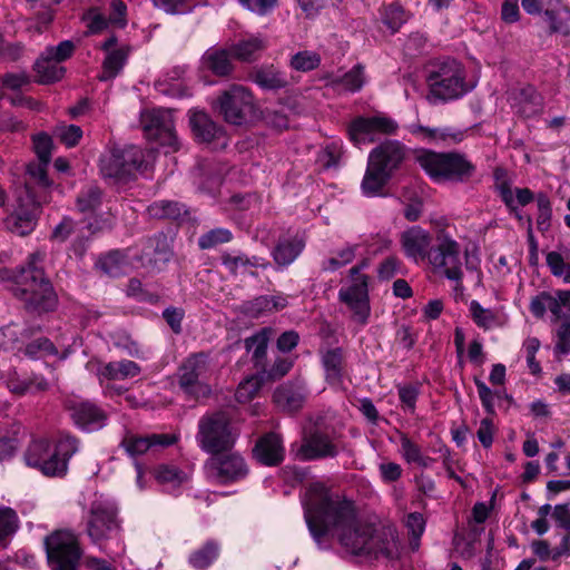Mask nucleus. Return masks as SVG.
Instances as JSON below:
<instances>
[{"mask_svg":"<svg viewBox=\"0 0 570 570\" xmlns=\"http://www.w3.org/2000/svg\"><path fill=\"white\" fill-rule=\"evenodd\" d=\"M302 505L309 533L320 548H326L333 539L354 556L399 558L396 532L392 528L376 532L372 524L357 517L352 501L324 483H311L302 497Z\"/></svg>","mask_w":570,"mask_h":570,"instance_id":"f257e3e1","label":"nucleus"},{"mask_svg":"<svg viewBox=\"0 0 570 570\" xmlns=\"http://www.w3.org/2000/svg\"><path fill=\"white\" fill-rule=\"evenodd\" d=\"M45 259V253L36 252L29 256L26 267L18 274L8 269L0 271V281L14 279V295L19 297L28 309L48 312L56 306L57 297L50 282L45 276L39 264Z\"/></svg>","mask_w":570,"mask_h":570,"instance_id":"f03ea898","label":"nucleus"},{"mask_svg":"<svg viewBox=\"0 0 570 570\" xmlns=\"http://www.w3.org/2000/svg\"><path fill=\"white\" fill-rule=\"evenodd\" d=\"M77 450V440L70 435H61L52 450L46 440H36L28 446L24 460L27 465L39 469L47 476H61Z\"/></svg>","mask_w":570,"mask_h":570,"instance_id":"7ed1b4c3","label":"nucleus"},{"mask_svg":"<svg viewBox=\"0 0 570 570\" xmlns=\"http://www.w3.org/2000/svg\"><path fill=\"white\" fill-rule=\"evenodd\" d=\"M421 168L435 181H463L474 173V166L456 153H436L428 149L416 151Z\"/></svg>","mask_w":570,"mask_h":570,"instance_id":"20e7f679","label":"nucleus"},{"mask_svg":"<svg viewBox=\"0 0 570 570\" xmlns=\"http://www.w3.org/2000/svg\"><path fill=\"white\" fill-rule=\"evenodd\" d=\"M237 438L238 432L225 412L206 414L198 422L196 441L199 448L207 453L219 454L230 450Z\"/></svg>","mask_w":570,"mask_h":570,"instance_id":"39448f33","label":"nucleus"},{"mask_svg":"<svg viewBox=\"0 0 570 570\" xmlns=\"http://www.w3.org/2000/svg\"><path fill=\"white\" fill-rule=\"evenodd\" d=\"M146 163V153L136 146H115L101 155L99 168L104 178L115 181H127L142 170Z\"/></svg>","mask_w":570,"mask_h":570,"instance_id":"423d86ee","label":"nucleus"},{"mask_svg":"<svg viewBox=\"0 0 570 570\" xmlns=\"http://www.w3.org/2000/svg\"><path fill=\"white\" fill-rule=\"evenodd\" d=\"M121 530L117 505L109 500H96L91 503L86 521V532L90 540L104 546Z\"/></svg>","mask_w":570,"mask_h":570,"instance_id":"0eeeda50","label":"nucleus"},{"mask_svg":"<svg viewBox=\"0 0 570 570\" xmlns=\"http://www.w3.org/2000/svg\"><path fill=\"white\" fill-rule=\"evenodd\" d=\"M219 112L236 126L247 125L258 117L252 94L242 85H232L218 98Z\"/></svg>","mask_w":570,"mask_h":570,"instance_id":"6e6552de","label":"nucleus"},{"mask_svg":"<svg viewBox=\"0 0 570 570\" xmlns=\"http://www.w3.org/2000/svg\"><path fill=\"white\" fill-rule=\"evenodd\" d=\"M429 262L436 273L454 282L455 287H459L463 278V264L461 246L455 239L445 233L440 234Z\"/></svg>","mask_w":570,"mask_h":570,"instance_id":"1a4fd4ad","label":"nucleus"},{"mask_svg":"<svg viewBox=\"0 0 570 570\" xmlns=\"http://www.w3.org/2000/svg\"><path fill=\"white\" fill-rule=\"evenodd\" d=\"M47 558L53 570H76L80 559V548L73 532L58 530L45 540Z\"/></svg>","mask_w":570,"mask_h":570,"instance_id":"9d476101","label":"nucleus"},{"mask_svg":"<svg viewBox=\"0 0 570 570\" xmlns=\"http://www.w3.org/2000/svg\"><path fill=\"white\" fill-rule=\"evenodd\" d=\"M140 124L149 139L159 141L166 154L179 149L173 112L169 109H147L140 114Z\"/></svg>","mask_w":570,"mask_h":570,"instance_id":"9b49d317","label":"nucleus"},{"mask_svg":"<svg viewBox=\"0 0 570 570\" xmlns=\"http://www.w3.org/2000/svg\"><path fill=\"white\" fill-rule=\"evenodd\" d=\"M208 371L209 366L205 354L190 355L178 370L179 387L195 399L207 396L210 393V387L206 382Z\"/></svg>","mask_w":570,"mask_h":570,"instance_id":"f8f14e48","label":"nucleus"},{"mask_svg":"<svg viewBox=\"0 0 570 570\" xmlns=\"http://www.w3.org/2000/svg\"><path fill=\"white\" fill-rule=\"evenodd\" d=\"M361 271V265L353 266L350 269L352 285L346 288H341L338 297L352 311L354 320L364 324L367 321L371 308L367 288L368 278L366 275L362 274Z\"/></svg>","mask_w":570,"mask_h":570,"instance_id":"ddd939ff","label":"nucleus"},{"mask_svg":"<svg viewBox=\"0 0 570 570\" xmlns=\"http://www.w3.org/2000/svg\"><path fill=\"white\" fill-rule=\"evenodd\" d=\"M399 129L397 122L385 115L357 117L348 126V136L357 147L373 142L379 135H394Z\"/></svg>","mask_w":570,"mask_h":570,"instance_id":"4468645a","label":"nucleus"},{"mask_svg":"<svg viewBox=\"0 0 570 570\" xmlns=\"http://www.w3.org/2000/svg\"><path fill=\"white\" fill-rule=\"evenodd\" d=\"M205 469L207 476L220 484L238 481L248 473L243 456L236 452L210 458L206 462Z\"/></svg>","mask_w":570,"mask_h":570,"instance_id":"2eb2a0df","label":"nucleus"},{"mask_svg":"<svg viewBox=\"0 0 570 570\" xmlns=\"http://www.w3.org/2000/svg\"><path fill=\"white\" fill-rule=\"evenodd\" d=\"M466 73H429L428 85L433 97L441 100L458 98L474 87V81L466 82Z\"/></svg>","mask_w":570,"mask_h":570,"instance_id":"dca6fc26","label":"nucleus"},{"mask_svg":"<svg viewBox=\"0 0 570 570\" xmlns=\"http://www.w3.org/2000/svg\"><path fill=\"white\" fill-rule=\"evenodd\" d=\"M404 255L415 263L430 259L432 235L420 226H412L404 230L400 237Z\"/></svg>","mask_w":570,"mask_h":570,"instance_id":"f3484780","label":"nucleus"},{"mask_svg":"<svg viewBox=\"0 0 570 570\" xmlns=\"http://www.w3.org/2000/svg\"><path fill=\"white\" fill-rule=\"evenodd\" d=\"M178 438L176 434L154 433L148 435H139L127 431L122 436L120 445L129 456L136 458L147 453L150 449L156 446H170L175 444Z\"/></svg>","mask_w":570,"mask_h":570,"instance_id":"a211bd4d","label":"nucleus"},{"mask_svg":"<svg viewBox=\"0 0 570 570\" xmlns=\"http://www.w3.org/2000/svg\"><path fill=\"white\" fill-rule=\"evenodd\" d=\"M39 213L40 205L28 194L19 199L14 213L7 219V226L12 233L26 236L35 229Z\"/></svg>","mask_w":570,"mask_h":570,"instance_id":"6ab92c4d","label":"nucleus"},{"mask_svg":"<svg viewBox=\"0 0 570 570\" xmlns=\"http://www.w3.org/2000/svg\"><path fill=\"white\" fill-rule=\"evenodd\" d=\"M405 154V147L399 140H386L370 153L367 160L392 176L403 163Z\"/></svg>","mask_w":570,"mask_h":570,"instance_id":"aec40b11","label":"nucleus"},{"mask_svg":"<svg viewBox=\"0 0 570 570\" xmlns=\"http://www.w3.org/2000/svg\"><path fill=\"white\" fill-rule=\"evenodd\" d=\"M337 454V448L333 443L332 439L321 432L314 431L305 435L302 445L297 452V455L302 460H314L325 456H335Z\"/></svg>","mask_w":570,"mask_h":570,"instance_id":"412c9836","label":"nucleus"},{"mask_svg":"<svg viewBox=\"0 0 570 570\" xmlns=\"http://www.w3.org/2000/svg\"><path fill=\"white\" fill-rule=\"evenodd\" d=\"M321 363L325 381L333 387H341L346 376V363L341 347H330L321 351Z\"/></svg>","mask_w":570,"mask_h":570,"instance_id":"4be33fe9","label":"nucleus"},{"mask_svg":"<svg viewBox=\"0 0 570 570\" xmlns=\"http://www.w3.org/2000/svg\"><path fill=\"white\" fill-rule=\"evenodd\" d=\"M255 459L264 465L273 466L283 462L285 448L279 434L269 432L258 439L254 450Z\"/></svg>","mask_w":570,"mask_h":570,"instance_id":"5701e85b","label":"nucleus"},{"mask_svg":"<svg viewBox=\"0 0 570 570\" xmlns=\"http://www.w3.org/2000/svg\"><path fill=\"white\" fill-rule=\"evenodd\" d=\"M407 128L412 135L429 144H459L466 135V130L453 127L430 128L422 125H410Z\"/></svg>","mask_w":570,"mask_h":570,"instance_id":"b1692460","label":"nucleus"},{"mask_svg":"<svg viewBox=\"0 0 570 570\" xmlns=\"http://www.w3.org/2000/svg\"><path fill=\"white\" fill-rule=\"evenodd\" d=\"M513 107L525 118L538 115L543 107L541 95L530 85L514 88L511 91Z\"/></svg>","mask_w":570,"mask_h":570,"instance_id":"393cba45","label":"nucleus"},{"mask_svg":"<svg viewBox=\"0 0 570 570\" xmlns=\"http://www.w3.org/2000/svg\"><path fill=\"white\" fill-rule=\"evenodd\" d=\"M304 247L305 242L298 235L284 236L278 239L271 255L277 266L286 267L295 262Z\"/></svg>","mask_w":570,"mask_h":570,"instance_id":"a878e982","label":"nucleus"},{"mask_svg":"<svg viewBox=\"0 0 570 570\" xmlns=\"http://www.w3.org/2000/svg\"><path fill=\"white\" fill-rule=\"evenodd\" d=\"M69 410L72 420L81 429L91 431L104 425V413L89 402H75Z\"/></svg>","mask_w":570,"mask_h":570,"instance_id":"bb28decb","label":"nucleus"},{"mask_svg":"<svg viewBox=\"0 0 570 570\" xmlns=\"http://www.w3.org/2000/svg\"><path fill=\"white\" fill-rule=\"evenodd\" d=\"M75 51V45L70 40L61 41L56 47H48L35 62V71H55L56 63L70 58Z\"/></svg>","mask_w":570,"mask_h":570,"instance_id":"cd10ccee","label":"nucleus"},{"mask_svg":"<svg viewBox=\"0 0 570 570\" xmlns=\"http://www.w3.org/2000/svg\"><path fill=\"white\" fill-rule=\"evenodd\" d=\"M171 252L165 237L151 240L150 245L144 249L140 256L141 265L150 267L153 271H160L169 262Z\"/></svg>","mask_w":570,"mask_h":570,"instance_id":"c85d7f7f","label":"nucleus"},{"mask_svg":"<svg viewBox=\"0 0 570 570\" xmlns=\"http://www.w3.org/2000/svg\"><path fill=\"white\" fill-rule=\"evenodd\" d=\"M6 384L9 391L17 395L42 392L50 387V382L41 375L20 377L16 372L8 374Z\"/></svg>","mask_w":570,"mask_h":570,"instance_id":"c756f323","label":"nucleus"},{"mask_svg":"<svg viewBox=\"0 0 570 570\" xmlns=\"http://www.w3.org/2000/svg\"><path fill=\"white\" fill-rule=\"evenodd\" d=\"M189 124L196 139L202 142H210L222 134V129L200 110L190 111Z\"/></svg>","mask_w":570,"mask_h":570,"instance_id":"7c9ffc66","label":"nucleus"},{"mask_svg":"<svg viewBox=\"0 0 570 570\" xmlns=\"http://www.w3.org/2000/svg\"><path fill=\"white\" fill-rule=\"evenodd\" d=\"M392 176L367 160V167L361 183L362 194L366 197L382 195L384 186Z\"/></svg>","mask_w":570,"mask_h":570,"instance_id":"2f4dec72","label":"nucleus"},{"mask_svg":"<svg viewBox=\"0 0 570 570\" xmlns=\"http://www.w3.org/2000/svg\"><path fill=\"white\" fill-rule=\"evenodd\" d=\"M272 334V328L265 327L245 340V347L247 352L252 353L256 367H265L266 352Z\"/></svg>","mask_w":570,"mask_h":570,"instance_id":"473e14b6","label":"nucleus"},{"mask_svg":"<svg viewBox=\"0 0 570 570\" xmlns=\"http://www.w3.org/2000/svg\"><path fill=\"white\" fill-rule=\"evenodd\" d=\"M399 452L402 459L409 464L429 468L434 462V459L424 455L422 448L403 433L400 435Z\"/></svg>","mask_w":570,"mask_h":570,"instance_id":"72a5a7b5","label":"nucleus"},{"mask_svg":"<svg viewBox=\"0 0 570 570\" xmlns=\"http://www.w3.org/2000/svg\"><path fill=\"white\" fill-rule=\"evenodd\" d=\"M234 59L230 49L210 48L203 56V65L209 71H229Z\"/></svg>","mask_w":570,"mask_h":570,"instance_id":"f704fd0d","label":"nucleus"},{"mask_svg":"<svg viewBox=\"0 0 570 570\" xmlns=\"http://www.w3.org/2000/svg\"><path fill=\"white\" fill-rule=\"evenodd\" d=\"M469 312L473 322L484 331L502 325L499 314L492 308L483 307L478 301H471Z\"/></svg>","mask_w":570,"mask_h":570,"instance_id":"c9c22d12","label":"nucleus"},{"mask_svg":"<svg viewBox=\"0 0 570 570\" xmlns=\"http://www.w3.org/2000/svg\"><path fill=\"white\" fill-rule=\"evenodd\" d=\"M140 372L141 368L137 363L130 360H121L106 364L101 371V376L108 380H126L139 375Z\"/></svg>","mask_w":570,"mask_h":570,"instance_id":"e433bc0d","label":"nucleus"},{"mask_svg":"<svg viewBox=\"0 0 570 570\" xmlns=\"http://www.w3.org/2000/svg\"><path fill=\"white\" fill-rule=\"evenodd\" d=\"M155 479L170 490H175L188 480L187 473L175 465L160 464L155 469Z\"/></svg>","mask_w":570,"mask_h":570,"instance_id":"4c0bfd02","label":"nucleus"},{"mask_svg":"<svg viewBox=\"0 0 570 570\" xmlns=\"http://www.w3.org/2000/svg\"><path fill=\"white\" fill-rule=\"evenodd\" d=\"M147 210L150 217L158 219H178L186 214L185 206L180 203L173 200L155 202L148 206Z\"/></svg>","mask_w":570,"mask_h":570,"instance_id":"58836bf2","label":"nucleus"},{"mask_svg":"<svg viewBox=\"0 0 570 570\" xmlns=\"http://www.w3.org/2000/svg\"><path fill=\"white\" fill-rule=\"evenodd\" d=\"M101 190L97 186L83 188L77 197V209L85 215L94 214L101 205Z\"/></svg>","mask_w":570,"mask_h":570,"instance_id":"ea45409f","label":"nucleus"},{"mask_svg":"<svg viewBox=\"0 0 570 570\" xmlns=\"http://www.w3.org/2000/svg\"><path fill=\"white\" fill-rule=\"evenodd\" d=\"M274 402L286 411H296L303 404V395L289 385H282L274 392Z\"/></svg>","mask_w":570,"mask_h":570,"instance_id":"a19ab883","label":"nucleus"},{"mask_svg":"<svg viewBox=\"0 0 570 570\" xmlns=\"http://www.w3.org/2000/svg\"><path fill=\"white\" fill-rule=\"evenodd\" d=\"M97 266L106 275L115 277L126 272L127 262L125 256L120 252L116 250L102 256L98 261Z\"/></svg>","mask_w":570,"mask_h":570,"instance_id":"79ce46f5","label":"nucleus"},{"mask_svg":"<svg viewBox=\"0 0 570 570\" xmlns=\"http://www.w3.org/2000/svg\"><path fill=\"white\" fill-rule=\"evenodd\" d=\"M355 245H346L334 252L332 257L325 259L322 264V268L327 272H334L350 264L355 257Z\"/></svg>","mask_w":570,"mask_h":570,"instance_id":"37998d69","label":"nucleus"},{"mask_svg":"<svg viewBox=\"0 0 570 570\" xmlns=\"http://www.w3.org/2000/svg\"><path fill=\"white\" fill-rule=\"evenodd\" d=\"M264 379L261 373L259 375L249 376L240 382L236 390V400L239 403H246L254 399L261 390Z\"/></svg>","mask_w":570,"mask_h":570,"instance_id":"c03bdc74","label":"nucleus"},{"mask_svg":"<svg viewBox=\"0 0 570 570\" xmlns=\"http://www.w3.org/2000/svg\"><path fill=\"white\" fill-rule=\"evenodd\" d=\"M382 22L392 33L397 32L406 22L404 9L397 3L385 7L382 11Z\"/></svg>","mask_w":570,"mask_h":570,"instance_id":"a18cd8bd","label":"nucleus"},{"mask_svg":"<svg viewBox=\"0 0 570 570\" xmlns=\"http://www.w3.org/2000/svg\"><path fill=\"white\" fill-rule=\"evenodd\" d=\"M219 548L217 543L209 541L203 548L195 551L189 557V563L196 569H205L218 556Z\"/></svg>","mask_w":570,"mask_h":570,"instance_id":"49530a36","label":"nucleus"},{"mask_svg":"<svg viewBox=\"0 0 570 570\" xmlns=\"http://www.w3.org/2000/svg\"><path fill=\"white\" fill-rule=\"evenodd\" d=\"M321 57L314 51H299L291 59V67L296 71H312L320 67Z\"/></svg>","mask_w":570,"mask_h":570,"instance_id":"de8ad7c7","label":"nucleus"},{"mask_svg":"<svg viewBox=\"0 0 570 570\" xmlns=\"http://www.w3.org/2000/svg\"><path fill=\"white\" fill-rule=\"evenodd\" d=\"M233 234L226 228H215L203 234L198 239V245L202 249H209L219 244L230 242Z\"/></svg>","mask_w":570,"mask_h":570,"instance_id":"09e8293b","label":"nucleus"},{"mask_svg":"<svg viewBox=\"0 0 570 570\" xmlns=\"http://www.w3.org/2000/svg\"><path fill=\"white\" fill-rule=\"evenodd\" d=\"M547 265L549 266L552 275L561 277L564 283L570 284V263H566L560 253H548Z\"/></svg>","mask_w":570,"mask_h":570,"instance_id":"8fccbe9b","label":"nucleus"},{"mask_svg":"<svg viewBox=\"0 0 570 570\" xmlns=\"http://www.w3.org/2000/svg\"><path fill=\"white\" fill-rule=\"evenodd\" d=\"M223 266L233 275L248 269L247 255L240 252L224 253L220 257Z\"/></svg>","mask_w":570,"mask_h":570,"instance_id":"3c124183","label":"nucleus"},{"mask_svg":"<svg viewBox=\"0 0 570 570\" xmlns=\"http://www.w3.org/2000/svg\"><path fill=\"white\" fill-rule=\"evenodd\" d=\"M82 21L86 22L88 32L92 35L104 31L109 23V19H107L96 7L89 8L82 14Z\"/></svg>","mask_w":570,"mask_h":570,"instance_id":"603ef678","label":"nucleus"},{"mask_svg":"<svg viewBox=\"0 0 570 570\" xmlns=\"http://www.w3.org/2000/svg\"><path fill=\"white\" fill-rule=\"evenodd\" d=\"M57 138L67 147H75L82 137V130L76 125H59L55 129Z\"/></svg>","mask_w":570,"mask_h":570,"instance_id":"864d4df0","label":"nucleus"},{"mask_svg":"<svg viewBox=\"0 0 570 570\" xmlns=\"http://www.w3.org/2000/svg\"><path fill=\"white\" fill-rule=\"evenodd\" d=\"M26 354L30 357H42L48 355H58L53 343L46 337H39L26 346Z\"/></svg>","mask_w":570,"mask_h":570,"instance_id":"5fc2aeb1","label":"nucleus"},{"mask_svg":"<svg viewBox=\"0 0 570 570\" xmlns=\"http://www.w3.org/2000/svg\"><path fill=\"white\" fill-rule=\"evenodd\" d=\"M428 39L420 32L411 33L404 43L403 51L405 57L414 58L424 52Z\"/></svg>","mask_w":570,"mask_h":570,"instance_id":"6e6d98bb","label":"nucleus"},{"mask_svg":"<svg viewBox=\"0 0 570 570\" xmlns=\"http://www.w3.org/2000/svg\"><path fill=\"white\" fill-rule=\"evenodd\" d=\"M259 48L261 42L257 39H249L233 46L230 50L235 59L247 61Z\"/></svg>","mask_w":570,"mask_h":570,"instance_id":"4d7b16f0","label":"nucleus"},{"mask_svg":"<svg viewBox=\"0 0 570 570\" xmlns=\"http://www.w3.org/2000/svg\"><path fill=\"white\" fill-rule=\"evenodd\" d=\"M17 529V514L10 508H0V542Z\"/></svg>","mask_w":570,"mask_h":570,"instance_id":"13d9d810","label":"nucleus"},{"mask_svg":"<svg viewBox=\"0 0 570 570\" xmlns=\"http://www.w3.org/2000/svg\"><path fill=\"white\" fill-rule=\"evenodd\" d=\"M252 80L265 90H276L286 85L279 73H252Z\"/></svg>","mask_w":570,"mask_h":570,"instance_id":"bf43d9fd","label":"nucleus"},{"mask_svg":"<svg viewBox=\"0 0 570 570\" xmlns=\"http://www.w3.org/2000/svg\"><path fill=\"white\" fill-rule=\"evenodd\" d=\"M554 351L558 354L570 353V320H566L556 332Z\"/></svg>","mask_w":570,"mask_h":570,"instance_id":"052dcab7","label":"nucleus"},{"mask_svg":"<svg viewBox=\"0 0 570 570\" xmlns=\"http://www.w3.org/2000/svg\"><path fill=\"white\" fill-rule=\"evenodd\" d=\"M129 55V48L121 47L112 50L105 59V68L107 71H119L125 67Z\"/></svg>","mask_w":570,"mask_h":570,"instance_id":"680f3d73","label":"nucleus"},{"mask_svg":"<svg viewBox=\"0 0 570 570\" xmlns=\"http://www.w3.org/2000/svg\"><path fill=\"white\" fill-rule=\"evenodd\" d=\"M538 203V217L537 225L540 230H547L550 226L551 219V204L547 196L540 195L537 199Z\"/></svg>","mask_w":570,"mask_h":570,"instance_id":"e2e57ef3","label":"nucleus"},{"mask_svg":"<svg viewBox=\"0 0 570 570\" xmlns=\"http://www.w3.org/2000/svg\"><path fill=\"white\" fill-rule=\"evenodd\" d=\"M109 22L116 27L127 26V6L122 0H112L110 3Z\"/></svg>","mask_w":570,"mask_h":570,"instance_id":"0e129e2a","label":"nucleus"},{"mask_svg":"<svg viewBox=\"0 0 570 570\" xmlns=\"http://www.w3.org/2000/svg\"><path fill=\"white\" fill-rule=\"evenodd\" d=\"M47 165L48 163H32L27 166V174L30 178L42 187H48L50 185L48 175H47Z\"/></svg>","mask_w":570,"mask_h":570,"instance_id":"69168bd1","label":"nucleus"},{"mask_svg":"<svg viewBox=\"0 0 570 570\" xmlns=\"http://www.w3.org/2000/svg\"><path fill=\"white\" fill-rule=\"evenodd\" d=\"M35 150L41 161L49 163L52 141L47 134H38L33 137Z\"/></svg>","mask_w":570,"mask_h":570,"instance_id":"338daca9","label":"nucleus"},{"mask_svg":"<svg viewBox=\"0 0 570 570\" xmlns=\"http://www.w3.org/2000/svg\"><path fill=\"white\" fill-rule=\"evenodd\" d=\"M401 262L394 256L385 258L377 267L380 279L389 281L393 278L400 271Z\"/></svg>","mask_w":570,"mask_h":570,"instance_id":"774afa93","label":"nucleus"}]
</instances>
